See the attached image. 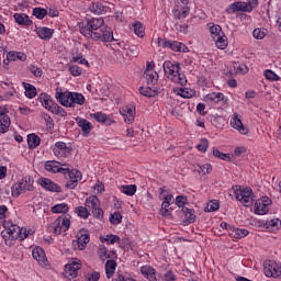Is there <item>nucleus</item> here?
<instances>
[{
	"label": "nucleus",
	"mask_w": 281,
	"mask_h": 281,
	"mask_svg": "<svg viewBox=\"0 0 281 281\" xmlns=\"http://www.w3.org/2000/svg\"><path fill=\"white\" fill-rule=\"evenodd\" d=\"M79 32L86 38L91 41H101V43H113V30L104 25L103 18H91L86 23L79 25Z\"/></svg>",
	"instance_id": "obj_1"
},
{
	"label": "nucleus",
	"mask_w": 281,
	"mask_h": 281,
	"mask_svg": "<svg viewBox=\"0 0 281 281\" xmlns=\"http://www.w3.org/2000/svg\"><path fill=\"white\" fill-rule=\"evenodd\" d=\"M55 98L61 106H66L67 109H74L76 104L82 106L85 104V95L80 92H63L61 89H56Z\"/></svg>",
	"instance_id": "obj_2"
},
{
	"label": "nucleus",
	"mask_w": 281,
	"mask_h": 281,
	"mask_svg": "<svg viewBox=\"0 0 281 281\" xmlns=\"http://www.w3.org/2000/svg\"><path fill=\"white\" fill-rule=\"evenodd\" d=\"M164 71L167 78L175 82L176 85H181V87L188 85V79L186 75L181 74V64L179 61L172 63L167 60L162 65Z\"/></svg>",
	"instance_id": "obj_3"
},
{
	"label": "nucleus",
	"mask_w": 281,
	"mask_h": 281,
	"mask_svg": "<svg viewBox=\"0 0 281 281\" xmlns=\"http://www.w3.org/2000/svg\"><path fill=\"white\" fill-rule=\"evenodd\" d=\"M25 192H34V178L32 176H25L11 188V194L15 198L21 196Z\"/></svg>",
	"instance_id": "obj_4"
},
{
	"label": "nucleus",
	"mask_w": 281,
	"mask_h": 281,
	"mask_svg": "<svg viewBox=\"0 0 281 281\" xmlns=\"http://www.w3.org/2000/svg\"><path fill=\"white\" fill-rule=\"evenodd\" d=\"M155 43L158 45V47H164V49H171V52H183V54H188V52H190L188 46L181 42L168 41L166 38L157 37Z\"/></svg>",
	"instance_id": "obj_5"
},
{
	"label": "nucleus",
	"mask_w": 281,
	"mask_h": 281,
	"mask_svg": "<svg viewBox=\"0 0 281 281\" xmlns=\"http://www.w3.org/2000/svg\"><path fill=\"white\" fill-rule=\"evenodd\" d=\"M235 198L241 205H245V207H249L251 203H254V190L251 188L247 187H238L235 189Z\"/></svg>",
	"instance_id": "obj_6"
},
{
	"label": "nucleus",
	"mask_w": 281,
	"mask_h": 281,
	"mask_svg": "<svg viewBox=\"0 0 281 281\" xmlns=\"http://www.w3.org/2000/svg\"><path fill=\"white\" fill-rule=\"evenodd\" d=\"M3 227L9 231L11 240H25V238H27V229L23 227L21 228V226L13 224L12 222H4Z\"/></svg>",
	"instance_id": "obj_7"
},
{
	"label": "nucleus",
	"mask_w": 281,
	"mask_h": 281,
	"mask_svg": "<svg viewBox=\"0 0 281 281\" xmlns=\"http://www.w3.org/2000/svg\"><path fill=\"white\" fill-rule=\"evenodd\" d=\"M82 269V261L78 258H72L66 266L64 270V277L67 280H74L78 278V271Z\"/></svg>",
	"instance_id": "obj_8"
},
{
	"label": "nucleus",
	"mask_w": 281,
	"mask_h": 281,
	"mask_svg": "<svg viewBox=\"0 0 281 281\" xmlns=\"http://www.w3.org/2000/svg\"><path fill=\"white\" fill-rule=\"evenodd\" d=\"M85 206L92 213L94 218H102L104 216V211L100 207V199L97 195L87 198Z\"/></svg>",
	"instance_id": "obj_9"
},
{
	"label": "nucleus",
	"mask_w": 281,
	"mask_h": 281,
	"mask_svg": "<svg viewBox=\"0 0 281 281\" xmlns=\"http://www.w3.org/2000/svg\"><path fill=\"white\" fill-rule=\"evenodd\" d=\"M53 234L56 236L63 234V232H67L69 227H71V221L67 215H60L53 224H52Z\"/></svg>",
	"instance_id": "obj_10"
},
{
	"label": "nucleus",
	"mask_w": 281,
	"mask_h": 281,
	"mask_svg": "<svg viewBox=\"0 0 281 281\" xmlns=\"http://www.w3.org/2000/svg\"><path fill=\"white\" fill-rule=\"evenodd\" d=\"M263 271L267 278H280L281 266L273 260H267L263 263Z\"/></svg>",
	"instance_id": "obj_11"
},
{
	"label": "nucleus",
	"mask_w": 281,
	"mask_h": 281,
	"mask_svg": "<svg viewBox=\"0 0 281 281\" xmlns=\"http://www.w3.org/2000/svg\"><path fill=\"white\" fill-rule=\"evenodd\" d=\"M272 201L269 196H262L255 203V214L259 216H265V214L269 213V205H271Z\"/></svg>",
	"instance_id": "obj_12"
},
{
	"label": "nucleus",
	"mask_w": 281,
	"mask_h": 281,
	"mask_svg": "<svg viewBox=\"0 0 281 281\" xmlns=\"http://www.w3.org/2000/svg\"><path fill=\"white\" fill-rule=\"evenodd\" d=\"M69 181L66 182L65 188L68 190H75L78 188V181H82V172L78 169H71L68 175Z\"/></svg>",
	"instance_id": "obj_13"
},
{
	"label": "nucleus",
	"mask_w": 281,
	"mask_h": 281,
	"mask_svg": "<svg viewBox=\"0 0 281 281\" xmlns=\"http://www.w3.org/2000/svg\"><path fill=\"white\" fill-rule=\"evenodd\" d=\"M38 183L41 187L44 188V190H47L48 192H63V189L60 186H58L56 182L52 181L49 178H40Z\"/></svg>",
	"instance_id": "obj_14"
},
{
	"label": "nucleus",
	"mask_w": 281,
	"mask_h": 281,
	"mask_svg": "<svg viewBox=\"0 0 281 281\" xmlns=\"http://www.w3.org/2000/svg\"><path fill=\"white\" fill-rule=\"evenodd\" d=\"M204 102H207V104H218V102L227 104L228 99L222 92H211L204 97Z\"/></svg>",
	"instance_id": "obj_15"
},
{
	"label": "nucleus",
	"mask_w": 281,
	"mask_h": 281,
	"mask_svg": "<svg viewBox=\"0 0 281 281\" xmlns=\"http://www.w3.org/2000/svg\"><path fill=\"white\" fill-rule=\"evenodd\" d=\"M231 126H233L241 135H247L249 133V130L243 124L240 116L236 112L233 114L231 120Z\"/></svg>",
	"instance_id": "obj_16"
},
{
	"label": "nucleus",
	"mask_w": 281,
	"mask_h": 281,
	"mask_svg": "<svg viewBox=\"0 0 281 281\" xmlns=\"http://www.w3.org/2000/svg\"><path fill=\"white\" fill-rule=\"evenodd\" d=\"M76 122L77 126L81 128L82 136L89 137V134L91 133V131H93V124H91V122H89L87 119L82 117H77Z\"/></svg>",
	"instance_id": "obj_17"
},
{
	"label": "nucleus",
	"mask_w": 281,
	"mask_h": 281,
	"mask_svg": "<svg viewBox=\"0 0 281 281\" xmlns=\"http://www.w3.org/2000/svg\"><path fill=\"white\" fill-rule=\"evenodd\" d=\"M90 117L98 122L99 124H103V126H111L113 124V119H111L110 115L104 114L103 112H97V113H91Z\"/></svg>",
	"instance_id": "obj_18"
},
{
	"label": "nucleus",
	"mask_w": 281,
	"mask_h": 281,
	"mask_svg": "<svg viewBox=\"0 0 281 281\" xmlns=\"http://www.w3.org/2000/svg\"><path fill=\"white\" fill-rule=\"evenodd\" d=\"M120 113L123 115L124 122H126V124H133V122H135V106L126 105L122 108Z\"/></svg>",
	"instance_id": "obj_19"
},
{
	"label": "nucleus",
	"mask_w": 281,
	"mask_h": 281,
	"mask_svg": "<svg viewBox=\"0 0 281 281\" xmlns=\"http://www.w3.org/2000/svg\"><path fill=\"white\" fill-rule=\"evenodd\" d=\"M38 38L42 41H50L52 36H54V29H49L46 26H40L35 30Z\"/></svg>",
	"instance_id": "obj_20"
},
{
	"label": "nucleus",
	"mask_w": 281,
	"mask_h": 281,
	"mask_svg": "<svg viewBox=\"0 0 281 281\" xmlns=\"http://www.w3.org/2000/svg\"><path fill=\"white\" fill-rule=\"evenodd\" d=\"M38 100H40L42 106H44V109H46V111H49L52 113V111L54 110V104H56V102H54V100H52V97L48 95L47 93H41L38 97Z\"/></svg>",
	"instance_id": "obj_21"
},
{
	"label": "nucleus",
	"mask_w": 281,
	"mask_h": 281,
	"mask_svg": "<svg viewBox=\"0 0 281 281\" xmlns=\"http://www.w3.org/2000/svg\"><path fill=\"white\" fill-rule=\"evenodd\" d=\"M53 153L55 157H63L64 155H67V153H71V149L67 147V143L57 142L53 148Z\"/></svg>",
	"instance_id": "obj_22"
},
{
	"label": "nucleus",
	"mask_w": 281,
	"mask_h": 281,
	"mask_svg": "<svg viewBox=\"0 0 281 281\" xmlns=\"http://www.w3.org/2000/svg\"><path fill=\"white\" fill-rule=\"evenodd\" d=\"M140 273L149 281H157V270L150 266L140 267Z\"/></svg>",
	"instance_id": "obj_23"
},
{
	"label": "nucleus",
	"mask_w": 281,
	"mask_h": 281,
	"mask_svg": "<svg viewBox=\"0 0 281 281\" xmlns=\"http://www.w3.org/2000/svg\"><path fill=\"white\" fill-rule=\"evenodd\" d=\"M32 256L34 260L38 261L40 265H45L47 262V256L45 255V250L42 247H35L32 250Z\"/></svg>",
	"instance_id": "obj_24"
},
{
	"label": "nucleus",
	"mask_w": 281,
	"mask_h": 281,
	"mask_svg": "<svg viewBox=\"0 0 281 281\" xmlns=\"http://www.w3.org/2000/svg\"><path fill=\"white\" fill-rule=\"evenodd\" d=\"M12 121L8 114H0V135H5L10 131Z\"/></svg>",
	"instance_id": "obj_25"
},
{
	"label": "nucleus",
	"mask_w": 281,
	"mask_h": 281,
	"mask_svg": "<svg viewBox=\"0 0 281 281\" xmlns=\"http://www.w3.org/2000/svg\"><path fill=\"white\" fill-rule=\"evenodd\" d=\"M228 14H234L235 12H249L246 2H234L227 9Z\"/></svg>",
	"instance_id": "obj_26"
},
{
	"label": "nucleus",
	"mask_w": 281,
	"mask_h": 281,
	"mask_svg": "<svg viewBox=\"0 0 281 281\" xmlns=\"http://www.w3.org/2000/svg\"><path fill=\"white\" fill-rule=\"evenodd\" d=\"M89 240H91V235H89V232L87 231L81 232L77 239L78 249H80V251L87 249V245H89Z\"/></svg>",
	"instance_id": "obj_27"
},
{
	"label": "nucleus",
	"mask_w": 281,
	"mask_h": 281,
	"mask_svg": "<svg viewBox=\"0 0 281 281\" xmlns=\"http://www.w3.org/2000/svg\"><path fill=\"white\" fill-rule=\"evenodd\" d=\"M13 19L18 25H24L25 27H30V25H32L30 16L25 13H14Z\"/></svg>",
	"instance_id": "obj_28"
},
{
	"label": "nucleus",
	"mask_w": 281,
	"mask_h": 281,
	"mask_svg": "<svg viewBox=\"0 0 281 281\" xmlns=\"http://www.w3.org/2000/svg\"><path fill=\"white\" fill-rule=\"evenodd\" d=\"M182 212L184 214V224L186 225H191V223H195L196 222V214H194V210L193 209H189L183 206L182 207Z\"/></svg>",
	"instance_id": "obj_29"
},
{
	"label": "nucleus",
	"mask_w": 281,
	"mask_h": 281,
	"mask_svg": "<svg viewBox=\"0 0 281 281\" xmlns=\"http://www.w3.org/2000/svg\"><path fill=\"white\" fill-rule=\"evenodd\" d=\"M172 13L176 20L181 21V19H186L190 14V7H181L180 9L178 7L172 10Z\"/></svg>",
	"instance_id": "obj_30"
},
{
	"label": "nucleus",
	"mask_w": 281,
	"mask_h": 281,
	"mask_svg": "<svg viewBox=\"0 0 281 281\" xmlns=\"http://www.w3.org/2000/svg\"><path fill=\"white\" fill-rule=\"evenodd\" d=\"M116 267H117V262L113 259H110L105 262V274L108 280H111V278H113Z\"/></svg>",
	"instance_id": "obj_31"
},
{
	"label": "nucleus",
	"mask_w": 281,
	"mask_h": 281,
	"mask_svg": "<svg viewBox=\"0 0 281 281\" xmlns=\"http://www.w3.org/2000/svg\"><path fill=\"white\" fill-rule=\"evenodd\" d=\"M207 27L210 30V34H211L213 41L218 38V36H222L224 34L223 33V27H221V25H218V24L209 23Z\"/></svg>",
	"instance_id": "obj_32"
},
{
	"label": "nucleus",
	"mask_w": 281,
	"mask_h": 281,
	"mask_svg": "<svg viewBox=\"0 0 281 281\" xmlns=\"http://www.w3.org/2000/svg\"><path fill=\"white\" fill-rule=\"evenodd\" d=\"M90 11L94 14H106V12H109V7L102 4V2H93L90 5Z\"/></svg>",
	"instance_id": "obj_33"
},
{
	"label": "nucleus",
	"mask_w": 281,
	"mask_h": 281,
	"mask_svg": "<svg viewBox=\"0 0 281 281\" xmlns=\"http://www.w3.org/2000/svg\"><path fill=\"white\" fill-rule=\"evenodd\" d=\"M60 166L61 164L59 161L47 160L45 162V170H47V172H53V175H56L60 170Z\"/></svg>",
	"instance_id": "obj_34"
},
{
	"label": "nucleus",
	"mask_w": 281,
	"mask_h": 281,
	"mask_svg": "<svg viewBox=\"0 0 281 281\" xmlns=\"http://www.w3.org/2000/svg\"><path fill=\"white\" fill-rule=\"evenodd\" d=\"M27 144H29V148H31V150H34V148H37V146H41V137H38V135L36 134H29Z\"/></svg>",
	"instance_id": "obj_35"
},
{
	"label": "nucleus",
	"mask_w": 281,
	"mask_h": 281,
	"mask_svg": "<svg viewBox=\"0 0 281 281\" xmlns=\"http://www.w3.org/2000/svg\"><path fill=\"white\" fill-rule=\"evenodd\" d=\"M23 87L25 89V95L29 100L36 98V87L32 83L23 82Z\"/></svg>",
	"instance_id": "obj_36"
},
{
	"label": "nucleus",
	"mask_w": 281,
	"mask_h": 281,
	"mask_svg": "<svg viewBox=\"0 0 281 281\" xmlns=\"http://www.w3.org/2000/svg\"><path fill=\"white\" fill-rule=\"evenodd\" d=\"M53 214H67L69 212V205L67 203H59L52 206Z\"/></svg>",
	"instance_id": "obj_37"
},
{
	"label": "nucleus",
	"mask_w": 281,
	"mask_h": 281,
	"mask_svg": "<svg viewBox=\"0 0 281 281\" xmlns=\"http://www.w3.org/2000/svg\"><path fill=\"white\" fill-rule=\"evenodd\" d=\"M144 78L147 80V85L155 87L157 85V81L159 80V75L157 71H151L144 74Z\"/></svg>",
	"instance_id": "obj_38"
},
{
	"label": "nucleus",
	"mask_w": 281,
	"mask_h": 281,
	"mask_svg": "<svg viewBox=\"0 0 281 281\" xmlns=\"http://www.w3.org/2000/svg\"><path fill=\"white\" fill-rule=\"evenodd\" d=\"M215 45L218 49H226L227 48V36H225V33L222 35L215 37Z\"/></svg>",
	"instance_id": "obj_39"
},
{
	"label": "nucleus",
	"mask_w": 281,
	"mask_h": 281,
	"mask_svg": "<svg viewBox=\"0 0 281 281\" xmlns=\"http://www.w3.org/2000/svg\"><path fill=\"white\" fill-rule=\"evenodd\" d=\"M280 227H281L280 218H273L266 222V229H271L272 232H276V229H280Z\"/></svg>",
	"instance_id": "obj_40"
},
{
	"label": "nucleus",
	"mask_w": 281,
	"mask_h": 281,
	"mask_svg": "<svg viewBox=\"0 0 281 281\" xmlns=\"http://www.w3.org/2000/svg\"><path fill=\"white\" fill-rule=\"evenodd\" d=\"M121 192H123V194H126V196H134L135 192H137V186L135 184L122 186Z\"/></svg>",
	"instance_id": "obj_41"
},
{
	"label": "nucleus",
	"mask_w": 281,
	"mask_h": 281,
	"mask_svg": "<svg viewBox=\"0 0 281 281\" xmlns=\"http://www.w3.org/2000/svg\"><path fill=\"white\" fill-rule=\"evenodd\" d=\"M70 63H79V65H86L87 67H89V61L87 60V58H85V56H82V53L72 56Z\"/></svg>",
	"instance_id": "obj_42"
},
{
	"label": "nucleus",
	"mask_w": 281,
	"mask_h": 281,
	"mask_svg": "<svg viewBox=\"0 0 281 281\" xmlns=\"http://www.w3.org/2000/svg\"><path fill=\"white\" fill-rule=\"evenodd\" d=\"M50 113H53L54 115H59V117H67V111H65L63 106L58 105V103L54 104Z\"/></svg>",
	"instance_id": "obj_43"
},
{
	"label": "nucleus",
	"mask_w": 281,
	"mask_h": 281,
	"mask_svg": "<svg viewBox=\"0 0 281 281\" xmlns=\"http://www.w3.org/2000/svg\"><path fill=\"white\" fill-rule=\"evenodd\" d=\"M133 31L139 38H144V25L140 22H136L133 24Z\"/></svg>",
	"instance_id": "obj_44"
},
{
	"label": "nucleus",
	"mask_w": 281,
	"mask_h": 281,
	"mask_svg": "<svg viewBox=\"0 0 281 281\" xmlns=\"http://www.w3.org/2000/svg\"><path fill=\"white\" fill-rule=\"evenodd\" d=\"M33 16H35V19L43 20L44 18L47 16V9L34 8L33 9Z\"/></svg>",
	"instance_id": "obj_45"
},
{
	"label": "nucleus",
	"mask_w": 281,
	"mask_h": 281,
	"mask_svg": "<svg viewBox=\"0 0 281 281\" xmlns=\"http://www.w3.org/2000/svg\"><path fill=\"white\" fill-rule=\"evenodd\" d=\"M213 155L217 159H222L223 161H232V156L229 154H224L218 149H213Z\"/></svg>",
	"instance_id": "obj_46"
},
{
	"label": "nucleus",
	"mask_w": 281,
	"mask_h": 281,
	"mask_svg": "<svg viewBox=\"0 0 281 281\" xmlns=\"http://www.w3.org/2000/svg\"><path fill=\"white\" fill-rule=\"evenodd\" d=\"M196 148L200 153H207V148H210V140H207V138H202L200 144L196 145Z\"/></svg>",
	"instance_id": "obj_47"
},
{
	"label": "nucleus",
	"mask_w": 281,
	"mask_h": 281,
	"mask_svg": "<svg viewBox=\"0 0 281 281\" xmlns=\"http://www.w3.org/2000/svg\"><path fill=\"white\" fill-rule=\"evenodd\" d=\"M196 170L200 175H210L212 172V165L210 164L198 165Z\"/></svg>",
	"instance_id": "obj_48"
},
{
	"label": "nucleus",
	"mask_w": 281,
	"mask_h": 281,
	"mask_svg": "<svg viewBox=\"0 0 281 281\" xmlns=\"http://www.w3.org/2000/svg\"><path fill=\"white\" fill-rule=\"evenodd\" d=\"M160 214L161 216H165V217L172 216V211H170V203L168 202L161 203Z\"/></svg>",
	"instance_id": "obj_49"
},
{
	"label": "nucleus",
	"mask_w": 281,
	"mask_h": 281,
	"mask_svg": "<svg viewBox=\"0 0 281 281\" xmlns=\"http://www.w3.org/2000/svg\"><path fill=\"white\" fill-rule=\"evenodd\" d=\"M110 223L112 225H120L122 223V214L120 212H114L110 215Z\"/></svg>",
	"instance_id": "obj_50"
},
{
	"label": "nucleus",
	"mask_w": 281,
	"mask_h": 281,
	"mask_svg": "<svg viewBox=\"0 0 281 281\" xmlns=\"http://www.w3.org/2000/svg\"><path fill=\"white\" fill-rule=\"evenodd\" d=\"M29 71L33 74L35 78H41V76H43V69L36 65L29 66Z\"/></svg>",
	"instance_id": "obj_51"
},
{
	"label": "nucleus",
	"mask_w": 281,
	"mask_h": 281,
	"mask_svg": "<svg viewBox=\"0 0 281 281\" xmlns=\"http://www.w3.org/2000/svg\"><path fill=\"white\" fill-rule=\"evenodd\" d=\"M68 69L71 74V76L78 77V76H82V68H80V66L78 65H69Z\"/></svg>",
	"instance_id": "obj_52"
},
{
	"label": "nucleus",
	"mask_w": 281,
	"mask_h": 281,
	"mask_svg": "<svg viewBox=\"0 0 281 281\" xmlns=\"http://www.w3.org/2000/svg\"><path fill=\"white\" fill-rule=\"evenodd\" d=\"M76 214H78L80 218H89V210L87 209V206H78L76 209Z\"/></svg>",
	"instance_id": "obj_53"
},
{
	"label": "nucleus",
	"mask_w": 281,
	"mask_h": 281,
	"mask_svg": "<svg viewBox=\"0 0 281 281\" xmlns=\"http://www.w3.org/2000/svg\"><path fill=\"white\" fill-rule=\"evenodd\" d=\"M265 77L267 78V80H271L272 82H278V80H280V76H278L273 72V70L270 69L265 71Z\"/></svg>",
	"instance_id": "obj_54"
},
{
	"label": "nucleus",
	"mask_w": 281,
	"mask_h": 281,
	"mask_svg": "<svg viewBox=\"0 0 281 281\" xmlns=\"http://www.w3.org/2000/svg\"><path fill=\"white\" fill-rule=\"evenodd\" d=\"M139 93L140 95H145V98H153V95H155V92H153V89H150V87H140Z\"/></svg>",
	"instance_id": "obj_55"
},
{
	"label": "nucleus",
	"mask_w": 281,
	"mask_h": 281,
	"mask_svg": "<svg viewBox=\"0 0 281 281\" xmlns=\"http://www.w3.org/2000/svg\"><path fill=\"white\" fill-rule=\"evenodd\" d=\"M99 257L101 260H108V258H111V254H109V250H106V247L100 246L99 248Z\"/></svg>",
	"instance_id": "obj_56"
},
{
	"label": "nucleus",
	"mask_w": 281,
	"mask_h": 281,
	"mask_svg": "<svg viewBox=\"0 0 281 281\" xmlns=\"http://www.w3.org/2000/svg\"><path fill=\"white\" fill-rule=\"evenodd\" d=\"M60 175H64V177H67V175L69 176V172H71V165L69 164H61L59 166V171Z\"/></svg>",
	"instance_id": "obj_57"
},
{
	"label": "nucleus",
	"mask_w": 281,
	"mask_h": 281,
	"mask_svg": "<svg viewBox=\"0 0 281 281\" xmlns=\"http://www.w3.org/2000/svg\"><path fill=\"white\" fill-rule=\"evenodd\" d=\"M108 245H115V243H120V236L117 235H106L105 238H103Z\"/></svg>",
	"instance_id": "obj_58"
},
{
	"label": "nucleus",
	"mask_w": 281,
	"mask_h": 281,
	"mask_svg": "<svg viewBox=\"0 0 281 281\" xmlns=\"http://www.w3.org/2000/svg\"><path fill=\"white\" fill-rule=\"evenodd\" d=\"M41 117L43 121L46 122V126H49V128H52V126H54V119H52V116L49 114L42 112Z\"/></svg>",
	"instance_id": "obj_59"
},
{
	"label": "nucleus",
	"mask_w": 281,
	"mask_h": 281,
	"mask_svg": "<svg viewBox=\"0 0 281 281\" xmlns=\"http://www.w3.org/2000/svg\"><path fill=\"white\" fill-rule=\"evenodd\" d=\"M252 36L254 38H257V41H262V38L267 36V33H265V31H262L261 29H255L252 31Z\"/></svg>",
	"instance_id": "obj_60"
},
{
	"label": "nucleus",
	"mask_w": 281,
	"mask_h": 281,
	"mask_svg": "<svg viewBox=\"0 0 281 281\" xmlns=\"http://www.w3.org/2000/svg\"><path fill=\"white\" fill-rule=\"evenodd\" d=\"M186 203H188V196L178 195L176 198V205H178V207H184L183 205H186Z\"/></svg>",
	"instance_id": "obj_61"
},
{
	"label": "nucleus",
	"mask_w": 281,
	"mask_h": 281,
	"mask_svg": "<svg viewBox=\"0 0 281 281\" xmlns=\"http://www.w3.org/2000/svg\"><path fill=\"white\" fill-rule=\"evenodd\" d=\"M1 237L3 238L5 245H11L12 235H10V231L5 229L1 232Z\"/></svg>",
	"instance_id": "obj_62"
},
{
	"label": "nucleus",
	"mask_w": 281,
	"mask_h": 281,
	"mask_svg": "<svg viewBox=\"0 0 281 281\" xmlns=\"http://www.w3.org/2000/svg\"><path fill=\"white\" fill-rule=\"evenodd\" d=\"M249 235V231L245 228H236L235 229V237L237 238H245V236Z\"/></svg>",
	"instance_id": "obj_63"
},
{
	"label": "nucleus",
	"mask_w": 281,
	"mask_h": 281,
	"mask_svg": "<svg viewBox=\"0 0 281 281\" xmlns=\"http://www.w3.org/2000/svg\"><path fill=\"white\" fill-rule=\"evenodd\" d=\"M86 280L87 281H100V272L92 271L91 273H88Z\"/></svg>",
	"instance_id": "obj_64"
}]
</instances>
